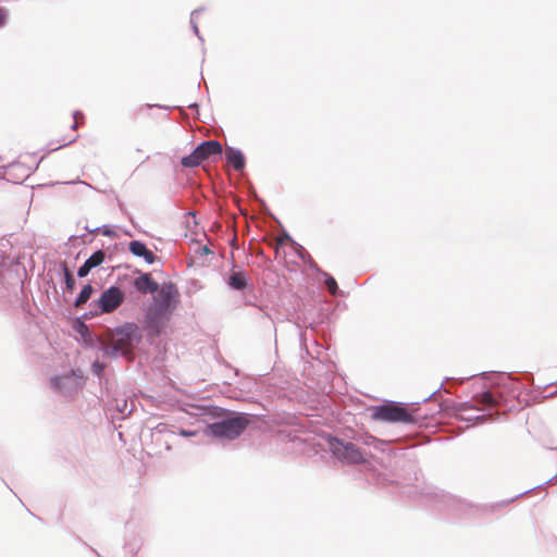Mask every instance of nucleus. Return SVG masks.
I'll return each instance as SVG.
<instances>
[{"mask_svg":"<svg viewBox=\"0 0 557 557\" xmlns=\"http://www.w3.org/2000/svg\"><path fill=\"white\" fill-rule=\"evenodd\" d=\"M554 479H557V476H554L546 482L543 483V485L549 484ZM542 486V484H541ZM540 487V485H539ZM537 488V486L532 487L530 490H527L524 492H521L520 494L516 495L515 497L510 499H505L496 503L491 504H474L471 502H468L463 498L457 497L451 494H441L436 495L434 498L433 506L440 510L447 512L451 517L463 519V520H481L484 519L491 515H494L505 508L507 505H509L515 499L530 493L531 491Z\"/></svg>","mask_w":557,"mask_h":557,"instance_id":"nucleus-1","label":"nucleus"},{"mask_svg":"<svg viewBox=\"0 0 557 557\" xmlns=\"http://www.w3.org/2000/svg\"><path fill=\"white\" fill-rule=\"evenodd\" d=\"M200 416L206 423L205 435L228 441L237 438L252 419L249 413L231 411L212 405L202 407Z\"/></svg>","mask_w":557,"mask_h":557,"instance_id":"nucleus-2","label":"nucleus"},{"mask_svg":"<svg viewBox=\"0 0 557 557\" xmlns=\"http://www.w3.org/2000/svg\"><path fill=\"white\" fill-rule=\"evenodd\" d=\"M370 410L373 420L388 423L417 424L419 420L429 416L420 413L419 408L409 409L407 404L393 400L372 406Z\"/></svg>","mask_w":557,"mask_h":557,"instance_id":"nucleus-3","label":"nucleus"},{"mask_svg":"<svg viewBox=\"0 0 557 557\" xmlns=\"http://www.w3.org/2000/svg\"><path fill=\"white\" fill-rule=\"evenodd\" d=\"M325 441L332 455L346 463H366L371 455V451L361 448L356 442L345 441L331 434L325 437Z\"/></svg>","mask_w":557,"mask_h":557,"instance_id":"nucleus-4","label":"nucleus"},{"mask_svg":"<svg viewBox=\"0 0 557 557\" xmlns=\"http://www.w3.org/2000/svg\"><path fill=\"white\" fill-rule=\"evenodd\" d=\"M172 314L173 313L170 311H164L150 305L145 309L143 330L146 332L149 341L156 339L162 335Z\"/></svg>","mask_w":557,"mask_h":557,"instance_id":"nucleus-5","label":"nucleus"},{"mask_svg":"<svg viewBox=\"0 0 557 557\" xmlns=\"http://www.w3.org/2000/svg\"><path fill=\"white\" fill-rule=\"evenodd\" d=\"M222 152L223 147L216 139L203 140L189 154L181 159V165L194 169L212 156H221Z\"/></svg>","mask_w":557,"mask_h":557,"instance_id":"nucleus-6","label":"nucleus"},{"mask_svg":"<svg viewBox=\"0 0 557 557\" xmlns=\"http://www.w3.org/2000/svg\"><path fill=\"white\" fill-rule=\"evenodd\" d=\"M84 375L79 369L50 377V387L64 397H71L83 388Z\"/></svg>","mask_w":557,"mask_h":557,"instance_id":"nucleus-7","label":"nucleus"},{"mask_svg":"<svg viewBox=\"0 0 557 557\" xmlns=\"http://www.w3.org/2000/svg\"><path fill=\"white\" fill-rule=\"evenodd\" d=\"M180 302V292L173 282H164L160 284L157 295L152 297L150 306L162 309L164 311L174 312Z\"/></svg>","mask_w":557,"mask_h":557,"instance_id":"nucleus-8","label":"nucleus"},{"mask_svg":"<svg viewBox=\"0 0 557 557\" xmlns=\"http://www.w3.org/2000/svg\"><path fill=\"white\" fill-rule=\"evenodd\" d=\"M117 343L123 347H129L134 352L137 345L143 342V330L135 322H124L113 329Z\"/></svg>","mask_w":557,"mask_h":557,"instance_id":"nucleus-9","label":"nucleus"},{"mask_svg":"<svg viewBox=\"0 0 557 557\" xmlns=\"http://www.w3.org/2000/svg\"><path fill=\"white\" fill-rule=\"evenodd\" d=\"M125 293L116 285H111L100 294L96 301L99 312L104 314L115 311L125 300Z\"/></svg>","mask_w":557,"mask_h":557,"instance_id":"nucleus-10","label":"nucleus"},{"mask_svg":"<svg viewBox=\"0 0 557 557\" xmlns=\"http://www.w3.org/2000/svg\"><path fill=\"white\" fill-rule=\"evenodd\" d=\"M32 171L28 166L21 162H11L7 164L5 174L0 176V180L13 184H22L29 175Z\"/></svg>","mask_w":557,"mask_h":557,"instance_id":"nucleus-11","label":"nucleus"},{"mask_svg":"<svg viewBox=\"0 0 557 557\" xmlns=\"http://www.w3.org/2000/svg\"><path fill=\"white\" fill-rule=\"evenodd\" d=\"M135 273H138V276L134 278L133 286L137 292L144 295H153L159 290L160 284L152 278L150 273L139 270H136Z\"/></svg>","mask_w":557,"mask_h":557,"instance_id":"nucleus-12","label":"nucleus"},{"mask_svg":"<svg viewBox=\"0 0 557 557\" xmlns=\"http://www.w3.org/2000/svg\"><path fill=\"white\" fill-rule=\"evenodd\" d=\"M354 440L359 446L364 445L368 451H370L371 447L382 453L391 451V442L377 438L369 433L355 435Z\"/></svg>","mask_w":557,"mask_h":557,"instance_id":"nucleus-13","label":"nucleus"},{"mask_svg":"<svg viewBox=\"0 0 557 557\" xmlns=\"http://www.w3.org/2000/svg\"><path fill=\"white\" fill-rule=\"evenodd\" d=\"M72 329L76 332L85 346L94 347L96 343H100L101 339L89 329L86 322L83 320L74 319L72 322Z\"/></svg>","mask_w":557,"mask_h":557,"instance_id":"nucleus-14","label":"nucleus"},{"mask_svg":"<svg viewBox=\"0 0 557 557\" xmlns=\"http://www.w3.org/2000/svg\"><path fill=\"white\" fill-rule=\"evenodd\" d=\"M106 258L107 255L102 249L96 250L77 269V276L79 278L86 277L92 269L100 267L106 261Z\"/></svg>","mask_w":557,"mask_h":557,"instance_id":"nucleus-15","label":"nucleus"},{"mask_svg":"<svg viewBox=\"0 0 557 557\" xmlns=\"http://www.w3.org/2000/svg\"><path fill=\"white\" fill-rule=\"evenodd\" d=\"M457 410L460 413V419L467 422H483L486 420V414L480 413L484 408H476L470 401L460 403Z\"/></svg>","mask_w":557,"mask_h":557,"instance_id":"nucleus-16","label":"nucleus"},{"mask_svg":"<svg viewBox=\"0 0 557 557\" xmlns=\"http://www.w3.org/2000/svg\"><path fill=\"white\" fill-rule=\"evenodd\" d=\"M98 349L102 352L104 358H117L122 357L127 359L128 361L134 360V352L129 347H123V345L113 344V345H103L101 344Z\"/></svg>","mask_w":557,"mask_h":557,"instance_id":"nucleus-17","label":"nucleus"},{"mask_svg":"<svg viewBox=\"0 0 557 557\" xmlns=\"http://www.w3.org/2000/svg\"><path fill=\"white\" fill-rule=\"evenodd\" d=\"M225 162L236 171H243L246 166L244 152L233 146H226L224 151Z\"/></svg>","mask_w":557,"mask_h":557,"instance_id":"nucleus-18","label":"nucleus"},{"mask_svg":"<svg viewBox=\"0 0 557 557\" xmlns=\"http://www.w3.org/2000/svg\"><path fill=\"white\" fill-rule=\"evenodd\" d=\"M249 276L245 271H232L226 280V284L232 290L242 292L249 285Z\"/></svg>","mask_w":557,"mask_h":557,"instance_id":"nucleus-19","label":"nucleus"},{"mask_svg":"<svg viewBox=\"0 0 557 557\" xmlns=\"http://www.w3.org/2000/svg\"><path fill=\"white\" fill-rule=\"evenodd\" d=\"M17 277L11 271L0 269V299L7 298L15 289Z\"/></svg>","mask_w":557,"mask_h":557,"instance_id":"nucleus-20","label":"nucleus"},{"mask_svg":"<svg viewBox=\"0 0 557 557\" xmlns=\"http://www.w3.org/2000/svg\"><path fill=\"white\" fill-rule=\"evenodd\" d=\"M292 248L295 251V253L298 256V258L307 264L310 270L314 272H321V268L317 264V262L312 259L310 253L296 240H292Z\"/></svg>","mask_w":557,"mask_h":557,"instance_id":"nucleus-21","label":"nucleus"},{"mask_svg":"<svg viewBox=\"0 0 557 557\" xmlns=\"http://www.w3.org/2000/svg\"><path fill=\"white\" fill-rule=\"evenodd\" d=\"M480 404L484 407L492 408L500 404V398L497 395V392L493 387H484L481 392Z\"/></svg>","mask_w":557,"mask_h":557,"instance_id":"nucleus-22","label":"nucleus"},{"mask_svg":"<svg viewBox=\"0 0 557 557\" xmlns=\"http://www.w3.org/2000/svg\"><path fill=\"white\" fill-rule=\"evenodd\" d=\"M60 268L62 270L63 280H64V284H65L64 293L72 294L75 289V284H76L75 277H74L73 273L71 272V270L69 269L65 261L60 262Z\"/></svg>","mask_w":557,"mask_h":557,"instance_id":"nucleus-23","label":"nucleus"},{"mask_svg":"<svg viewBox=\"0 0 557 557\" xmlns=\"http://www.w3.org/2000/svg\"><path fill=\"white\" fill-rule=\"evenodd\" d=\"M94 292H95V288L90 283L85 284L82 287L78 295L76 296V298L74 299L73 306L76 308L84 306L90 299Z\"/></svg>","mask_w":557,"mask_h":557,"instance_id":"nucleus-24","label":"nucleus"},{"mask_svg":"<svg viewBox=\"0 0 557 557\" xmlns=\"http://www.w3.org/2000/svg\"><path fill=\"white\" fill-rule=\"evenodd\" d=\"M317 273L323 276V284H324L325 288L327 289V292L332 296H338L341 294L339 287L337 285L336 280L334 278V276H332L330 273L323 271L322 269H321V272H317Z\"/></svg>","mask_w":557,"mask_h":557,"instance_id":"nucleus-25","label":"nucleus"},{"mask_svg":"<svg viewBox=\"0 0 557 557\" xmlns=\"http://www.w3.org/2000/svg\"><path fill=\"white\" fill-rule=\"evenodd\" d=\"M482 375H483V377L493 376L494 381L492 384L496 385V386H500V385L506 386L507 382L512 379L511 374L506 373V372H495V371L483 372Z\"/></svg>","mask_w":557,"mask_h":557,"instance_id":"nucleus-26","label":"nucleus"},{"mask_svg":"<svg viewBox=\"0 0 557 557\" xmlns=\"http://www.w3.org/2000/svg\"><path fill=\"white\" fill-rule=\"evenodd\" d=\"M128 250L133 256L141 258V256H144V253L148 250V247L143 240L135 239L129 242Z\"/></svg>","mask_w":557,"mask_h":557,"instance_id":"nucleus-27","label":"nucleus"},{"mask_svg":"<svg viewBox=\"0 0 557 557\" xmlns=\"http://www.w3.org/2000/svg\"><path fill=\"white\" fill-rule=\"evenodd\" d=\"M205 8L200 7V8H197L195 9L194 11H191L190 13V26H191V29L194 32V34L198 37V39L203 42V38L202 36L200 35V32H199V28H198V25L196 23V16L198 14H200L201 12H203Z\"/></svg>","mask_w":557,"mask_h":557,"instance_id":"nucleus-28","label":"nucleus"},{"mask_svg":"<svg viewBox=\"0 0 557 557\" xmlns=\"http://www.w3.org/2000/svg\"><path fill=\"white\" fill-rule=\"evenodd\" d=\"M177 434H180L181 436H184V437H196V436H201V437H206L207 435L203 434V430L200 431V430H188V429H184V428H178L177 429Z\"/></svg>","mask_w":557,"mask_h":557,"instance_id":"nucleus-29","label":"nucleus"},{"mask_svg":"<svg viewBox=\"0 0 557 557\" xmlns=\"http://www.w3.org/2000/svg\"><path fill=\"white\" fill-rule=\"evenodd\" d=\"M101 314H104V313L99 312V307H97V309H91V310L85 311L82 315L76 317L75 319H79V320H83V322H86L87 320L99 317Z\"/></svg>","mask_w":557,"mask_h":557,"instance_id":"nucleus-30","label":"nucleus"},{"mask_svg":"<svg viewBox=\"0 0 557 557\" xmlns=\"http://www.w3.org/2000/svg\"><path fill=\"white\" fill-rule=\"evenodd\" d=\"M76 138L77 137H74L72 139L62 138L61 140L58 141L59 146H52V144H49L48 145V150L49 151H55V150H58V149H60L62 147L69 146L71 144H73L74 141H76Z\"/></svg>","mask_w":557,"mask_h":557,"instance_id":"nucleus-31","label":"nucleus"},{"mask_svg":"<svg viewBox=\"0 0 557 557\" xmlns=\"http://www.w3.org/2000/svg\"><path fill=\"white\" fill-rule=\"evenodd\" d=\"M95 231H100V233L107 237L112 238V237L116 236V232L110 225H102V226L95 227Z\"/></svg>","mask_w":557,"mask_h":557,"instance_id":"nucleus-32","label":"nucleus"},{"mask_svg":"<svg viewBox=\"0 0 557 557\" xmlns=\"http://www.w3.org/2000/svg\"><path fill=\"white\" fill-rule=\"evenodd\" d=\"M104 369H106V364L100 362V361H98V360H96L91 364L92 373L95 375H97L98 377H101L103 375Z\"/></svg>","mask_w":557,"mask_h":557,"instance_id":"nucleus-33","label":"nucleus"},{"mask_svg":"<svg viewBox=\"0 0 557 557\" xmlns=\"http://www.w3.org/2000/svg\"><path fill=\"white\" fill-rule=\"evenodd\" d=\"M141 258L147 264H153L158 260V256L150 249H148Z\"/></svg>","mask_w":557,"mask_h":557,"instance_id":"nucleus-34","label":"nucleus"},{"mask_svg":"<svg viewBox=\"0 0 557 557\" xmlns=\"http://www.w3.org/2000/svg\"><path fill=\"white\" fill-rule=\"evenodd\" d=\"M9 12L5 8L0 7V28L4 27L8 23Z\"/></svg>","mask_w":557,"mask_h":557,"instance_id":"nucleus-35","label":"nucleus"},{"mask_svg":"<svg viewBox=\"0 0 557 557\" xmlns=\"http://www.w3.org/2000/svg\"><path fill=\"white\" fill-rule=\"evenodd\" d=\"M196 253L200 256L213 255V251L207 245H199Z\"/></svg>","mask_w":557,"mask_h":557,"instance_id":"nucleus-36","label":"nucleus"},{"mask_svg":"<svg viewBox=\"0 0 557 557\" xmlns=\"http://www.w3.org/2000/svg\"><path fill=\"white\" fill-rule=\"evenodd\" d=\"M285 240L288 242L292 245V240H294V239L292 238V236L289 235L288 232L283 231V234H282V236L278 239V244L280 245H284Z\"/></svg>","mask_w":557,"mask_h":557,"instance_id":"nucleus-37","label":"nucleus"},{"mask_svg":"<svg viewBox=\"0 0 557 557\" xmlns=\"http://www.w3.org/2000/svg\"><path fill=\"white\" fill-rule=\"evenodd\" d=\"M441 389H444L446 393H448V389L444 388V383L441 384V386L435 389L434 392H432L428 397L423 398V403L432 399Z\"/></svg>","mask_w":557,"mask_h":557,"instance_id":"nucleus-38","label":"nucleus"},{"mask_svg":"<svg viewBox=\"0 0 557 557\" xmlns=\"http://www.w3.org/2000/svg\"><path fill=\"white\" fill-rule=\"evenodd\" d=\"M78 116H82L83 117V113L81 111H74L73 112V119H74V123L72 124L71 128L72 129H76L77 127V119Z\"/></svg>","mask_w":557,"mask_h":557,"instance_id":"nucleus-39","label":"nucleus"},{"mask_svg":"<svg viewBox=\"0 0 557 557\" xmlns=\"http://www.w3.org/2000/svg\"><path fill=\"white\" fill-rule=\"evenodd\" d=\"M77 238H81V239H83L84 243H86V235L85 234H82L79 236L72 235L69 239L70 240H74V239H77Z\"/></svg>","mask_w":557,"mask_h":557,"instance_id":"nucleus-40","label":"nucleus"},{"mask_svg":"<svg viewBox=\"0 0 557 557\" xmlns=\"http://www.w3.org/2000/svg\"><path fill=\"white\" fill-rule=\"evenodd\" d=\"M127 408V401L124 399L123 405H121V408L119 407V410L124 413Z\"/></svg>","mask_w":557,"mask_h":557,"instance_id":"nucleus-41","label":"nucleus"},{"mask_svg":"<svg viewBox=\"0 0 557 557\" xmlns=\"http://www.w3.org/2000/svg\"><path fill=\"white\" fill-rule=\"evenodd\" d=\"M127 408V401L124 399L123 405H121V408L119 407V410L124 413Z\"/></svg>","mask_w":557,"mask_h":557,"instance_id":"nucleus-42","label":"nucleus"},{"mask_svg":"<svg viewBox=\"0 0 557 557\" xmlns=\"http://www.w3.org/2000/svg\"><path fill=\"white\" fill-rule=\"evenodd\" d=\"M188 108L198 111V103L197 102L189 103Z\"/></svg>","mask_w":557,"mask_h":557,"instance_id":"nucleus-43","label":"nucleus"},{"mask_svg":"<svg viewBox=\"0 0 557 557\" xmlns=\"http://www.w3.org/2000/svg\"><path fill=\"white\" fill-rule=\"evenodd\" d=\"M85 230L91 234H97L99 233L100 231H95V228H89L87 225L85 226Z\"/></svg>","mask_w":557,"mask_h":557,"instance_id":"nucleus-44","label":"nucleus"},{"mask_svg":"<svg viewBox=\"0 0 557 557\" xmlns=\"http://www.w3.org/2000/svg\"><path fill=\"white\" fill-rule=\"evenodd\" d=\"M5 170H7V165L0 166V173H2L3 175L5 174Z\"/></svg>","mask_w":557,"mask_h":557,"instance_id":"nucleus-45","label":"nucleus"},{"mask_svg":"<svg viewBox=\"0 0 557 557\" xmlns=\"http://www.w3.org/2000/svg\"><path fill=\"white\" fill-rule=\"evenodd\" d=\"M441 410H442V405H438V408L434 412H432L431 416H433L434 413L440 412Z\"/></svg>","mask_w":557,"mask_h":557,"instance_id":"nucleus-46","label":"nucleus"},{"mask_svg":"<svg viewBox=\"0 0 557 557\" xmlns=\"http://www.w3.org/2000/svg\"><path fill=\"white\" fill-rule=\"evenodd\" d=\"M117 205H119L120 209L123 210L124 203L119 200Z\"/></svg>","mask_w":557,"mask_h":557,"instance_id":"nucleus-47","label":"nucleus"},{"mask_svg":"<svg viewBox=\"0 0 557 557\" xmlns=\"http://www.w3.org/2000/svg\"><path fill=\"white\" fill-rule=\"evenodd\" d=\"M92 552L96 554V556L100 557L99 553L92 548Z\"/></svg>","mask_w":557,"mask_h":557,"instance_id":"nucleus-48","label":"nucleus"}]
</instances>
